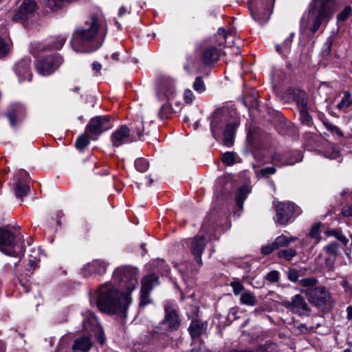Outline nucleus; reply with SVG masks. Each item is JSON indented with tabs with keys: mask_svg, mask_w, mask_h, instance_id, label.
I'll list each match as a JSON object with an SVG mask.
<instances>
[{
	"mask_svg": "<svg viewBox=\"0 0 352 352\" xmlns=\"http://www.w3.org/2000/svg\"><path fill=\"white\" fill-rule=\"evenodd\" d=\"M92 69L96 72H100L102 69V65L100 63L95 61L92 64Z\"/></svg>",
	"mask_w": 352,
	"mask_h": 352,
	"instance_id": "61",
	"label": "nucleus"
},
{
	"mask_svg": "<svg viewBox=\"0 0 352 352\" xmlns=\"http://www.w3.org/2000/svg\"><path fill=\"white\" fill-rule=\"evenodd\" d=\"M19 116V113L16 111H13L8 114V118L9 119L10 123L12 126L15 125V120L16 118Z\"/></svg>",
	"mask_w": 352,
	"mask_h": 352,
	"instance_id": "56",
	"label": "nucleus"
},
{
	"mask_svg": "<svg viewBox=\"0 0 352 352\" xmlns=\"http://www.w3.org/2000/svg\"><path fill=\"white\" fill-rule=\"evenodd\" d=\"M71 1L72 0H46L45 5L50 10L56 12L63 8L65 5L71 2Z\"/></svg>",
	"mask_w": 352,
	"mask_h": 352,
	"instance_id": "27",
	"label": "nucleus"
},
{
	"mask_svg": "<svg viewBox=\"0 0 352 352\" xmlns=\"http://www.w3.org/2000/svg\"><path fill=\"white\" fill-rule=\"evenodd\" d=\"M295 101L299 110L307 108L308 98L305 91H298L296 93Z\"/></svg>",
	"mask_w": 352,
	"mask_h": 352,
	"instance_id": "28",
	"label": "nucleus"
},
{
	"mask_svg": "<svg viewBox=\"0 0 352 352\" xmlns=\"http://www.w3.org/2000/svg\"><path fill=\"white\" fill-rule=\"evenodd\" d=\"M336 11L335 0H313L311 8L300 21V31L309 30L314 34L324 22H327Z\"/></svg>",
	"mask_w": 352,
	"mask_h": 352,
	"instance_id": "2",
	"label": "nucleus"
},
{
	"mask_svg": "<svg viewBox=\"0 0 352 352\" xmlns=\"http://www.w3.org/2000/svg\"><path fill=\"white\" fill-rule=\"evenodd\" d=\"M351 8L350 6H346L344 9L337 16V19L338 21H345L350 15L351 12Z\"/></svg>",
	"mask_w": 352,
	"mask_h": 352,
	"instance_id": "48",
	"label": "nucleus"
},
{
	"mask_svg": "<svg viewBox=\"0 0 352 352\" xmlns=\"http://www.w3.org/2000/svg\"><path fill=\"white\" fill-rule=\"evenodd\" d=\"M317 283V280L314 277L305 278L300 280V285L305 287L312 288Z\"/></svg>",
	"mask_w": 352,
	"mask_h": 352,
	"instance_id": "46",
	"label": "nucleus"
},
{
	"mask_svg": "<svg viewBox=\"0 0 352 352\" xmlns=\"http://www.w3.org/2000/svg\"><path fill=\"white\" fill-rule=\"evenodd\" d=\"M240 303L244 305L253 307L257 303L256 296L250 291H244L240 296Z\"/></svg>",
	"mask_w": 352,
	"mask_h": 352,
	"instance_id": "25",
	"label": "nucleus"
},
{
	"mask_svg": "<svg viewBox=\"0 0 352 352\" xmlns=\"http://www.w3.org/2000/svg\"><path fill=\"white\" fill-rule=\"evenodd\" d=\"M206 245V239L202 236H195L192 239L190 248L191 253L200 265H202L201 256L205 250Z\"/></svg>",
	"mask_w": 352,
	"mask_h": 352,
	"instance_id": "14",
	"label": "nucleus"
},
{
	"mask_svg": "<svg viewBox=\"0 0 352 352\" xmlns=\"http://www.w3.org/2000/svg\"><path fill=\"white\" fill-rule=\"evenodd\" d=\"M157 284L158 277L155 274H151L144 277L142 280L141 289L150 292Z\"/></svg>",
	"mask_w": 352,
	"mask_h": 352,
	"instance_id": "24",
	"label": "nucleus"
},
{
	"mask_svg": "<svg viewBox=\"0 0 352 352\" xmlns=\"http://www.w3.org/2000/svg\"><path fill=\"white\" fill-rule=\"evenodd\" d=\"M165 318L163 321L170 331L177 330L180 326V319L177 310L171 305H164Z\"/></svg>",
	"mask_w": 352,
	"mask_h": 352,
	"instance_id": "11",
	"label": "nucleus"
},
{
	"mask_svg": "<svg viewBox=\"0 0 352 352\" xmlns=\"http://www.w3.org/2000/svg\"><path fill=\"white\" fill-rule=\"evenodd\" d=\"M131 13V8L130 7H126L124 6H122L120 8L118 11V16L120 18L123 17L126 14Z\"/></svg>",
	"mask_w": 352,
	"mask_h": 352,
	"instance_id": "57",
	"label": "nucleus"
},
{
	"mask_svg": "<svg viewBox=\"0 0 352 352\" xmlns=\"http://www.w3.org/2000/svg\"><path fill=\"white\" fill-rule=\"evenodd\" d=\"M31 60L30 58H23L15 66V72L18 75L20 80H30L32 74L30 69Z\"/></svg>",
	"mask_w": 352,
	"mask_h": 352,
	"instance_id": "15",
	"label": "nucleus"
},
{
	"mask_svg": "<svg viewBox=\"0 0 352 352\" xmlns=\"http://www.w3.org/2000/svg\"><path fill=\"white\" fill-rule=\"evenodd\" d=\"M207 327L208 324L206 322L192 320L188 327V331L192 338H197L206 332Z\"/></svg>",
	"mask_w": 352,
	"mask_h": 352,
	"instance_id": "17",
	"label": "nucleus"
},
{
	"mask_svg": "<svg viewBox=\"0 0 352 352\" xmlns=\"http://www.w3.org/2000/svg\"><path fill=\"white\" fill-rule=\"evenodd\" d=\"M111 128L109 118L107 116H96L92 118L86 127V131L93 134H101Z\"/></svg>",
	"mask_w": 352,
	"mask_h": 352,
	"instance_id": "10",
	"label": "nucleus"
},
{
	"mask_svg": "<svg viewBox=\"0 0 352 352\" xmlns=\"http://www.w3.org/2000/svg\"><path fill=\"white\" fill-rule=\"evenodd\" d=\"M10 52V47L3 38L0 37V58L6 56Z\"/></svg>",
	"mask_w": 352,
	"mask_h": 352,
	"instance_id": "45",
	"label": "nucleus"
},
{
	"mask_svg": "<svg viewBox=\"0 0 352 352\" xmlns=\"http://www.w3.org/2000/svg\"><path fill=\"white\" fill-rule=\"evenodd\" d=\"M323 124L329 131L341 135L340 129L336 125L327 121H324Z\"/></svg>",
	"mask_w": 352,
	"mask_h": 352,
	"instance_id": "53",
	"label": "nucleus"
},
{
	"mask_svg": "<svg viewBox=\"0 0 352 352\" xmlns=\"http://www.w3.org/2000/svg\"><path fill=\"white\" fill-rule=\"evenodd\" d=\"M296 254V251L294 248L282 250L277 254L278 258H284L288 261H291Z\"/></svg>",
	"mask_w": 352,
	"mask_h": 352,
	"instance_id": "34",
	"label": "nucleus"
},
{
	"mask_svg": "<svg viewBox=\"0 0 352 352\" xmlns=\"http://www.w3.org/2000/svg\"><path fill=\"white\" fill-rule=\"evenodd\" d=\"M277 250L275 248V246H274V242L271 244L266 245L265 246L263 247L261 249V253L264 255H268L271 254L274 250Z\"/></svg>",
	"mask_w": 352,
	"mask_h": 352,
	"instance_id": "54",
	"label": "nucleus"
},
{
	"mask_svg": "<svg viewBox=\"0 0 352 352\" xmlns=\"http://www.w3.org/2000/svg\"><path fill=\"white\" fill-rule=\"evenodd\" d=\"M288 307L294 312L301 314L308 310V305L300 294L295 295L289 304Z\"/></svg>",
	"mask_w": 352,
	"mask_h": 352,
	"instance_id": "18",
	"label": "nucleus"
},
{
	"mask_svg": "<svg viewBox=\"0 0 352 352\" xmlns=\"http://www.w3.org/2000/svg\"><path fill=\"white\" fill-rule=\"evenodd\" d=\"M305 293L309 302L318 307L324 306L331 300L329 292L322 287L308 288Z\"/></svg>",
	"mask_w": 352,
	"mask_h": 352,
	"instance_id": "8",
	"label": "nucleus"
},
{
	"mask_svg": "<svg viewBox=\"0 0 352 352\" xmlns=\"http://www.w3.org/2000/svg\"><path fill=\"white\" fill-rule=\"evenodd\" d=\"M327 236H334L340 241L346 248L348 246L349 242V239L343 234L342 231L339 229H332L327 232Z\"/></svg>",
	"mask_w": 352,
	"mask_h": 352,
	"instance_id": "30",
	"label": "nucleus"
},
{
	"mask_svg": "<svg viewBox=\"0 0 352 352\" xmlns=\"http://www.w3.org/2000/svg\"><path fill=\"white\" fill-rule=\"evenodd\" d=\"M248 193L249 189L247 186H242L236 192V202L240 209L243 208V202L246 199Z\"/></svg>",
	"mask_w": 352,
	"mask_h": 352,
	"instance_id": "29",
	"label": "nucleus"
},
{
	"mask_svg": "<svg viewBox=\"0 0 352 352\" xmlns=\"http://www.w3.org/2000/svg\"><path fill=\"white\" fill-rule=\"evenodd\" d=\"M138 270L135 267L122 266L114 271L113 278L119 283L120 287L124 289L123 292L130 296L138 285Z\"/></svg>",
	"mask_w": 352,
	"mask_h": 352,
	"instance_id": "4",
	"label": "nucleus"
},
{
	"mask_svg": "<svg viewBox=\"0 0 352 352\" xmlns=\"http://www.w3.org/2000/svg\"><path fill=\"white\" fill-rule=\"evenodd\" d=\"M288 278L292 282L297 281L298 278V274L296 270H289L288 272Z\"/></svg>",
	"mask_w": 352,
	"mask_h": 352,
	"instance_id": "59",
	"label": "nucleus"
},
{
	"mask_svg": "<svg viewBox=\"0 0 352 352\" xmlns=\"http://www.w3.org/2000/svg\"><path fill=\"white\" fill-rule=\"evenodd\" d=\"M96 327V329L95 331H94L92 333H91V335H94L97 341L100 343V344L102 345L105 343L106 338L104 333V331L102 328L100 327Z\"/></svg>",
	"mask_w": 352,
	"mask_h": 352,
	"instance_id": "40",
	"label": "nucleus"
},
{
	"mask_svg": "<svg viewBox=\"0 0 352 352\" xmlns=\"http://www.w3.org/2000/svg\"><path fill=\"white\" fill-rule=\"evenodd\" d=\"M194 99V94L190 89L186 90L184 93V100L186 103H191Z\"/></svg>",
	"mask_w": 352,
	"mask_h": 352,
	"instance_id": "55",
	"label": "nucleus"
},
{
	"mask_svg": "<svg viewBox=\"0 0 352 352\" xmlns=\"http://www.w3.org/2000/svg\"><path fill=\"white\" fill-rule=\"evenodd\" d=\"M342 214L344 217H352V206H345L342 210Z\"/></svg>",
	"mask_w": 352,
	"mask_h": 352,
	"instance_id": "58",
	"label": "nucleus"
},
{
	"mask_svg": "<svg viewBox=\"0 0 352 352\" xmlns=\"http://www.w3.org/2000/svg\"><path fill=\"white\" fill-rule=\"evenodd\" d=\"M131 300L129 294L120 292L110 283L101 285L97 291L96 305L98 309L102 312L116 314L122 318H126Z\"/></svg>",
	"mask_w": 352,
	"mask_h": 352,
	"instance_id": "1",
	"label": "nucleus"
},
{
	"mask_svg": "<svg viewBox=\"0 0 352 352\" xmlns=\"http://www.w3.org/2000/svg\"><path fill=\"white\" fill-rule=\"evenodd\" d=\"M351 106H352L351 94L349 91H346L341 101L338 103L337 108L343 112H346V109Z\"/></svg>",
	"mask_w": 352,
	"mask_h": 352,
	"instance_id": "26",
	"label": "nucleus"
},
{
	"mask_svg": "<svg viewBox=\"0 0 352 352\" xmlns=\"http://www.w3.org/2000/svg\"><path fill=\"white\" fill-rule=\"evenodd\" d=\"M297 239H298V238H297L296 236H290V237H287V241H288V245H289L292 242H294V241H296Z\"/></svg>",
	"mask_w": 352,
	"mask_h": 352,
	"instance_id": "63",
	"label": "nucleus"
},
{
	"mask_svg": "<svg viewBox=\"0 0 352 352\" xmlns=\"http://www.w3.org/2000/svg\"><path fill=\"white\" fill-rule=\"evenodd\" d=\"M149 292L140 290V305L144 306L150 303Z\"/></svg>",
	"mask_w": 352,
	"mask_h": 352,
	"instance_id": "51",
	"label": "nucleus"
},
{
	"mask_svg": "<svg viewBox=\"0 0 352 352\" xmlns=\"http://www.w3.org/2000/svg\"><path fill=\"white\" fill-rule=\"evenodd\" d=\"M14 191L16 197L23 198L30 192V186L21 182H18L15 184Z\"/></svg>",
	"mask_w": 352,
	"mask_h": 352,
	"instance_id": "31",
	"label": "nucleus"
},
{
	"mask_svg": "<svg viewBox=\"0 0 352 352\" xmlns=\"http://www.w3.org/2000/svg\"><path fill=\"white\" fill-rule=\"evenodd\" d=\"M89 144V139L86 134L80 135L76 141L75 145L78 150L82 151Z\"/></svg>",
	"mask_w": 352,
	"mask_h": 352,
	"instance_id": "36",
	"label": "nucleus"
},
{
	"mask_svg": "<svg viewBox=\"0 0 352 352\" xmlns=\"http://www.w3.org/2000/svg\"><path fill=\"white\" fill-rule=\"evenodd\" d=\"M92 346L89 337L82 336L74 340L72 349L74 351L88 352Z\"/></svg>",
	"mask_w": 352,
	"mask_h": 352,
	"instance_id": "20",
	"label": "nucleus"
},
{
	"mask_svg": "<svg viewBox=\"0 0 352 352\" xmlns=\"http://www.w3.org/2000/svg\"><path fill=\"white\" fill-rule=\"evenodd\" d=\"M239 125V122L237 120H234L226 125L223 133V142L226 146L230 147L233 145L235 131Z\"/></svg>",
	"mask_w": 352,
	"mask_h": 352,
	"instance_id": "16",
	"label": "nucleus"
},
{
	"mask_svg": "<svg viewBox=\"0 0 352 352\" xmlns=\"http://www.w3.org/2000/svg\"><path fill=\"white\" fill-rule=\"evenodd\" d=\"M323 250L327 256L337 258L339 252V245L337 242H331L325 245Z\"/></svg>",
	"mask_w": 352,
	"mask_h": 352,
	"instance_id": "33",
	"label": "nucleus"
},
{
	"mask_svg": "<svg viewBox=\"0 0 352 352\" xmlns=\"http://www.w3.org/2000/svg\"><path fill=\"white\" fill-rule=\"evenodd\" d=\"M135 166L136 169L141 172L144 173L149 168V163L147 160L144 158H138L135 162Z\"/></svg>",
	"mask_w": 352,
	"mask_h": 352,
	"instance_id": "37",
	"label": "nucleus"
},
{
	"mask_svg": "<svg viewBox=\"0 0 352 352\" xmlns=\"http://www.w3.org/2000/svg\"><path fill=\"white\" fill-rule=\"evenodd\" d=\"M172 113L171 104L168 102L162 104L159 111V116L162 119L168 118Z\"/></svg>",
	"mask_w": 352,
	"mask_h": 352,
	"instance_id": "35",
	"label": "nucleus"
},
{
	"mask_svg": "<svg viewBox=\"0 0 352 352\" xmlns=\"http://www.w3.org/2000/svg\"><path fill=\"white\" fill-rule=\"evenodd\" d=\"M274 246H275V248L276 249L283 247H287L288 241H287V236L283 234L277 236L274 241Z\"/></svg>",
	"mask_w": 352,
	"mask_h": 352,
	"instance_id": "42",
	"label": "nucleus"
},
{
	"mask_svg": "<svg viewBox=\"0 0 352 352\" xmlns=\"http://www.w3.org/2000/svg\"><path fill=\"white\" fill-rule=\"evenodd\" d=\"M108 264L104 261L94 260L87 263L82 270L85 276H89L93 274H102L105 273Z\"/></svg>",
	"mask_w": 352,
	"mask_h": 352,
	"instance_id": "12",
	"label": "nucleus"
},
{
	"mask_svg": "<svg viewBox=\"0 0 352 352\" xmlns=\"http://www.w3.org/2000/svg\"><path fill=\"white\" fill-rule=\"evenodd\" d=\"M193 88L195 91L202 93L206 90V87L203 79L201 77H197L193 84Z\"/></svg>",
	"mask_w": 352,
	"mask_h": 352,
	"instance_id": "44",
	"label": "nucleus"
},
{
	"mask_svg": "<svg viewBox=\"0 0 352 352\" xmlns=\"http://www.w3.org/2000/svg\"><path fill=\"white\" fill-rule=\"evenodd\" d=\"M265 278L272 283L277 282L279 279V272L276 270L271 271L266 274Z\"/></svg>",
	"mask_w": 352,
	"mask_h": 352,
	"instance_id": "52",
	"label": "nucleus"
},
{
	"mask_svg": "<svg viewBox=\"0 0 352 352\" xmlns=\"http://www.w3.org/2000/svg\"><path fill=\"white\" fill-rule=\"evenodd\" d=\"M107 31V23L104 16L101 14H92L85 22L82 28H79L74 32L71 44L76 52H82L78 47L87 45L94 41L100 31Z\"/></svg>",
	"mask_w": 352,
	"mask_h": 352,
	"instance_id": "3",
	"label": "nucleus"
},
{
	"mask_svg": "<svg viewBox=\"0 0 352 352\" xmlns=\"http://www.w3.org/2000/svg\"><path fill=\"white\" fill-rule=\"evenodd\" d=\"M321 226L320 223H315L309 232V236L316 239V243H318L321 239L320 228Z\"/></svg>",
	"mask_w": 352,
	"mask_h": 352,
	"instance_id": "39",
	"label": "nucleus"
},
{
	"mask_svg": "<svg viewBox=\"0 0 352 352\" xmlns=\"http://www.w3.org/2000/svg\"><path fill=\"white\" fill-rule=\"evenodd\" d=\"M67 40V36L60 35L56 38H51L47 43V45L44 47L42 50H60L65 44Z\"/></svg>",
	"mask_w": 352,
	"mask_h": 352,
	"instance_id": "23",
	"label": "nucleus"
},
{
	"mask_svg": "<svg viewBox=\"0 0 352 352\" xmlns=\"http://www.w3.org/2000/svg\"><path fill=\"white\" fill-rule=\"evenodd\" d=\"M111 140L114 146L118 147L124 144H129L133 141L131 130L126 125H122L111 135Z\"/></svg>",
	"mask_w": 352,
	"mask_h": 352,
	"instance_id": "9",
	"label": "nucleus"
},
{
	"mask_svg": "<svg viewBox=\"0 0 352 352\" xmlns=\"http://www.w3.org/2000/svg\"><path fill=\"white\" fill-rule=\"evenodd\" d=\"M131 130L133 132H135L136 134L141 137L143 135L144 131V124L142 120H135L132 124H131Z\"/></svg>",
	"mask_w": 352,
	"mask_h": 352,
	"instance_id": "41",
	"label": "nucleus"
},
{
	"mask_svg": "<svg viewBox=\"0 0 352 352\" xmlns=\"http://www.w3.org/2000/svg\"><path fill=\"white\" fill-rule=\"evenodd\" d=\"M272 162L278 166L292 165L294 163V162L288 161L285 155L279 153H275L272 156Z\"/></svg>",
	"mask_w": 352,
	"mask_h": 352,
	"instance_id": "32",
	"label": "nucleus"
},
{
	"mask_svg": "<svg viewBox=\"0 0 352 352\" xmlns=\"http://www.w3.org/2000/svg\"><path fill=\"white\" fill-rule=\"evenodd\" d=\"M37 6L33 0H24L15 14L18 19H26L30 17L36 10Z\"/></svg>",
	"mask_w": 352,
	"mask_h": 352,
	"instance_id": "13",
	"label": "nucleus"
},
{
	"mask_svg": "<svg viewBox=\"0 0 352 352\" xmlns=\"http://www.w3.org/2000/svg\"><path fill=\"white\" fill-rule=\"evenodd\" d=\"M258 352H277V351L276 350V346L274 344H271L265 349L261 348Z\"/></svg>",
	"mask_w": 352,
	"mask_h": 352,
	"instance_id": "60",
	"label": "nucleus"
},
{
	"mask_svg": "<svg viewBox=\"0 0 352 352\" xmlns=\"http://www.w3.org/2000/svg\"><path fill=\"white\" fill-rule=\"evenodd\" d=\"M299 113H300V119L302 124L307 125V126H310L311 124L312 120H311V116L309 115V113L308 112L307 108L303 109H300Z\"/></svg>",
	"mask_w": 352,
	"mask_h": 352,
	"instance_id": "38",
	"label": "nucleus"
},
{
	"mask_svg": "<svg viewBox=\"0 0 352 352\" xmlns=\"http://www.w3.org/2000/svg\"><path fill=\"white\" fill-rule=\"evenodd\" d=\"M276 222L281 226L287 225L293 218L299 216L302 210L292 202H278L275 205Z\"/></svg>",
	"mask_w": 352,
	"mask_h": 352,
	"instance_id": "5",
	"label": "nucleus"
},
{
	"mask_svg": "<svg viewBox=\"0 0 352 352\" xmlns=\"http://www.w3.org/2000/svg\"><path fill=\"white\" fill-rule=\"evenodd\" d=\"M336 257L326 256L324 258V264L325 267L328 271H333L335 269V263L336 261Z\"/></svg>",
	"mask_w": 352,
	"mask_h": 352,
	"instance_id": "47",
	"label": "nucleus"
},
{
	"mask_svg": "<svg viewBox=\"0 0 352 352\" xmlns=\"http://www.w3.org/2000/svg\"><path fill=\"white\" fill-rule=\"evenodd\" d=\"M174 88L170 82H164L160 84L157 89V95L158 98L162 100H168L170 97L173 94Z\"/></svg>",
	"mask_w": 352,
	"mask_h": 352,
	"instance_id": "19",
	"label": "nucleus"
},
{
	"mask_svg": "<svg viewBox=\"0 0 352 352\" xmlns=\"http://www.w3.org/2000/svg\"><path fill=\"white\" fill-rule=\"evenodd\" d=\"M230 286L232 287V288L233 289V293L235 296H238L239 294L245 291L244 286L239 281L231 282Z\"/></svg>",
	"mask_w": 352,
	"mask_h": 352,
	"instance_id": "43",
	"label": "nucleus"
},
{
	"mask_svg": "<svg viewBox=\"0 0 352 352\" xmlns=\"http://www.w3.org/2000/svg\"><path fill=\"white\" fill-rule=\"evenodd\" d=\"M222 162L227 165H232L234 163V155L232 152H227L222 156Z\"/></svg>",
	"mask_w": 352,
	"mask_h": 352,
	"instance_id": "49",
	"label": "nucleus"
},
{
	"mask_svg": "<svg viewBox=\"0 0 352 352\" xmlns=\"http://www.w3.org/2000/svg\"><path fill=\"white\" fill-rule=\"evenodd\" d=\"M252 16L256 21H262L263 19H265L264 17H261L256 14L252 13Z\"/></svg>",
	"mask_w": 352,
	"mask_h": 352,
	"instance_id": "64",
	"label": "nucleus"
},
{
	"mask_svg": "<svg viewBox=\"0 0 352 352\" xmlns=\"http://www.w3.org/2000/svg\"><path fill=\"white\" fill-rule=\"evenodd\" d=\"M276 171V170L274 167H265L261 169L258 172V174L261 177H268L269 175L274 174Z\"/></svg>",
	"mask_w": 352,
	"mask_h": 352,
	"instance_id": "50",
	"label": "nucleus"
},
{
	"mask_svg": "<svg viewBox=\"0 0 352 352\" xmlns=\"http://www.w3.org/2000/svg\"><path fill=\"white\" fill-rule=\"evenodd\" d=\"M202 60L204 64L211 65L219 60V52L216 47H208L204 52Z\"/></svg>",
	"mask_w": 352,
	"mask_h": 352,
	"instance_id": "21",
	"label": "nucleus"
},
{
	"mask_svg": "<svg viewBox=\"0 0 352 352\" xmlns=\"http://www.w3.org/2000/svg\"><path fill=\"white\" fill-rule=\"evenodd\" d=\"M346 313H347V319L351 320L352 319V306H349L346 308Z\"/></svg>",
	"mask_w": 352,
	"mask_h": 352,
	"instance_id": "62",
	"label": "nucleus"
},
{
	"mask_svg": "<svg viewBox=\"0 0 352 352\" xmlns=\"http://www.w3.org/2000/svg\"><path fill=\"white\" fill-rule=\"evenodd\" d=\"M0 250L10 256H18L23 252V245L16 243L14 234L6 228H0Z\"/></svg>",
	"mask_w": 352,
	"mask_h": 352,
	"instance_id": "6",
	"label": "nucleus"
},
{
	"mask_svg": "<svg viewBox=\"0 0 352 352\" xmlns=\"http://www.w3.org/2000/svg\"><path fill=\"white\" fill-rule=\"evenodd\" d=\"M63 57L58 54L42 58L37 60L36 67L39 74L49 76L53 74L63 63Z\"/></svg>",
	"mask_w": 352,
	"mask_h": 352,
	"instance_id": "7",
	"label": "nucleus"
},
{
	"mask_svg": "<svg viewBox=\"0 0 352 352\" xmlns=\"http://www.w3.org/2000/svg\"><path fill=\"white\" fill-rule=\"evenodd\" d=\"M100 327L97 318L91 312H87L83 320V327L85 331L92 333L96 330V327Z\"/></svg>",
	"mask_w": 352,
	"mask_h": 352,
	"instance_id": "22",
	"label": "nucleus"
}]
</instances>
